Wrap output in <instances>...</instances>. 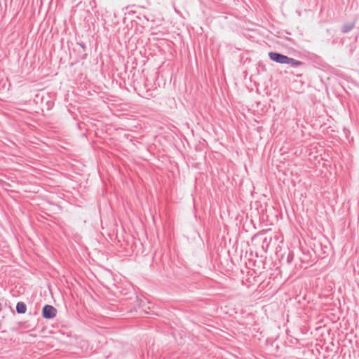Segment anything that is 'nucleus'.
<instances>
[{"label":"nucleus","mask_w":359,"mask_h":359,"mask_svg":"<svg viewBox=\"0 0 359 359\" xmlns=\"http://www.w3.org/2000/svg\"><path fill=\"white\" fill-rule=\"evenodd\" d=\"M43 317L45 318H53L57 314V309L50 305H46L43 308Z\"/></svg>","instance_id":"obj_2"},{"label":"nucleus","mask_w":359,"mask_h":359,"mask_svg":"<svg viewBox=\"0 0 359 359\" xmlns=\"http://www.w3.org/2000/svg\"><path fill=\"white\" fill-rule=\"evenodd\" d=\"M286 64L290 65L292 67H297L302 66L303 65V62L299 60H297L294 58H291V57H288L287 62Z\"/></svg>","instance_id":"obj_3"},{"label":"nucleus","mask_w":359,"mask_h":359,"mask_svg":"<svg viewBox=\"0 0 359 359\" xmlns=\"http://www.w3.org/2000/svg\"><path fill=\"white\" fill-rule=\"evenodd\" d=\"M269 58L280 64H286L287 62L288 57L276 52L269 53Z\"/></svg>","instance_id":"obj_1"},{"label":"nucleus","mask_w":359,"mask_h":359,"mask_svg":"<svg viewBox=\"0 0 359 359\" xmlns=\"http://www.w3.org/2000/svg\"><path fill=\"white\" fill-rule=\"evenodd\" d=\"M16 311L18 313H25L27 311L26 304L24 302H18L16 305Z\"/></svg>","instance_id":"obj_4"},{"label":"nucleus","mask_w":359,"mask_h":359,"mask_svg":"<svg viewBox=\"0 0 359 359\" xmlns=\"http://www.w3.org/2000/svg\"><path fill=\"white\" fill-rule=\"evenodd\" d=\"M354 27H355L354 22L346 23L342 26L341 31L344 33H347V32H350L351 29H353Z\"/></svg>","instance_id":"obj_5"}]
</instances>
